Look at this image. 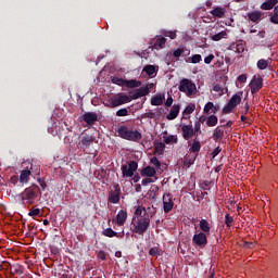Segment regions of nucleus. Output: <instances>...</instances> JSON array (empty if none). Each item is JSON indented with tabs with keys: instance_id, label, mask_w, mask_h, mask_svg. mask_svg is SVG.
Returning a JSON list of instances; mask_svg holds the SVG:
<instances>
[{
	"instance_id": "nucleus-31",
	"label": "nucleus",
	"mask_w": 278,
	"mask_h": 278,
	"mask_svg": "<svg viewBox=\"0 0 278 278\" xmlns=\"http://www.w3.org/2000/svg\"><path fill=\"white\" fill-rule=\"evenodd\" d=\"M164 149H166V144L164 142L154 143V150L157 155H164Z\"/></svg>"
},
{
	"instance_id": "nucleus-22",
	"label": "nucleus",
	"mask_w": 278,
	"mask_h": 278,
	"mask_svg": "<svg viewBox=\"0 0 278 278\" xmlns=\"http://www.w3.org/2000/svg\"><path fill=\"white\" fill-rule=\"evenodd\" d=\"M31 176V170L29 169H23L20 175V181L21 184H27L29 181V177Z\"/></svg>"
},
{
	"instance_id": "nucleus-3",
	"label": "nucleus",
	"mask_w": 278,
	"mask_h": 278,
	"mask_svg": "<svg viewBox=\"0 0 278 278\" xmlns=\"http://www.w3.org/2000/svg\"><path fill=\"white\" fill-rule=\"evenodd\" d=\"M178 90L184 92L187 97H192L197 92V85L188 78H182L178 86Z\"/></svg>"
},
{
	"instance_id": "nucleus-57",
	"label": "nucleus",
	"mask_w": 278,
	"mask_h": 278,
	"mask_svg": "<svg viewBox=\"0 0 278 278\" xmlns=\"http://www.w3.org/2000/svg\"><path fill=\"white\" fill-rule=\"evenodd\" d=\"M193 131H194V135H197L198 131H201V122L197 121V122L194 123V129H193Z\"/></svg>"
},
{
	"instance_id": "nucleus-5",
	"label": "nucleus",
	"mask_w": 278,
	"mask_h": 278,
	"mask_svg": "<svg viewBox=\"0 0 278 278\" xmlns=\"http://www.w3.org/2000/svg\"><path fill=\"white\" fill-rule=\"evenodd\" d=\"M121 169H122V177L124 179H127V177H134V174L136 173V170H138V162L130 161L128 165L127 164L122 165Z\"/></svg>"
},
{
	"instance_id": "nucleus-32",
	"label": "nucleus",
	"mask_w": 278,
	"mask_h": 278,
	"mask_svg": "<svg viewBox=\"0 0 278 278\" xmlns=\"http://www.w3.org/2000/svg\"><path fill=\"white\" fill-rule=\"evenodd\" d=\"M206 125L207 127H216V125H218V117L216 115H210L206 118Z\"/></svg>"
},
{
	"instance_id": "nucleus-25",
	"label": "nucleus",
	"mask_w": 278,
	"mask_h": 278,
	"mask_svg": "<svg viewBox=\"0 0 278 278\" xmlns=\"http://www.w3.org/2000/svg\"><path fill=\"white\" fill-rule=\"evenodd\" d=\"M163 142L165 144H177L179 140L177 139L176 135H168V136H163Z\"/></svg>"
},
{
	"instance_id": "nucleus-23",
	"label": "nucleus",
	"mask_w": 278,
	"mask_h": 278,
	"mask_svg": "<svg viewBox=\"0 0 278 278\" xmlns=\"http://www.w3.org/2000/svg\"><path fill=\"white\" fill-rule=\"evenodd\" d=\"M277 3L278 0H267L261 4V10H273Z\"/></svg>"
},
{
	"instance_id": "nucleus-50",
	"label": "nucleus",
	"mask_w": 278,
	"mask_h": 278,
	"mask_svg": "<svg viewBox=\"0 0 278 278\" xmlns=\"http://www.w3.org/2000/svg\"><path fill=\"white\" fill-rule=\"evenodd\" d=\"M150 162L153 164V166H155V168H160V166H162V163H160V160H157L156 156L152 157Z\"/></svg>"
},
{
	"instance_id": "nucleus-38",
	"label": "nucleus",
	"mask_w": 278,
	"mask_h": 278,
	"mask_svg": "<svg viewBox=\"0 0 278 278\" xmlns=\"http://www.w3.org/2000/svg\"><path fill=\"white\" fill-rule=\"evenodd\" d=\"M149 255H151L152 257H160V255H162V250H160V248L157 247L151 248L149 250Z\"/></svg>"
},
{
	"instance_id": "nucleus-54",
	"label": "nucleus",
	"mask_w": 278,
	"mask_h": 278,
	"mask_svg": "<svg viewBox=\"0 0 278 278\" xmlns=\"http://www.w3.org/2000/svg\"><path fill=\"white\" fill-rule=\"evenodd\" d=\"M28 216H40V208L30 210Z\"/></svg>"
},
{
	"instance_id": "nucleus-7",
	"label": "nucleus",
	"mask_w": 278,
	"mask_h": 278,
	"mask_svg": "<svg viewBox=\"0 0 278 278\" xmlns=\"http://www.w3.org/2000/svg\"><path fill=\"white\" fill-rule=\"evenodd\" d=\"M250 89L252 94H257L262 88H264V78L262 76H253L250 81Z\"/></svg>"
},
{
	"instance_id": "nucleus-33",
	"label": "nucleus",
	"mask_w": 278,
	"mask_h": 278,
	"mask_svg": "<svg viewBox=\"0 0 278 278\" xmlns=\"http://www.w3.org/2000/svg\"><path fill=\"white\" fill-rule=\"evenodd\" d=\"M225 136V130L220 129V127H216L213 132V140H222V138Z\"/></svg>"
},
{
	"instance_id": "nucleus-35",
	"label": "nucleus",
	"mask_w": 278,
	"mask_h": 278,
	"mask_svg": "<svg viewBox=\"0 0 278 278\" xmlns=\"http://www.w3.org/2000/svg\"><path fill=\"white\" fill-rule=\"evenodd\" d=\"M231 48L236 53H244V43L242 42L232 43Z\"/></svg>"
},
{
	"instance_id": "nucleus-11",
	"label": "nucleus",
	"mask_w": 278,
	"mask_h": 278,
	"mask_svg": "<svg viewBox=\"0 0 278 278\" xmlns=\"http://www.w3.org/2000/svg\"><path fill=\"white\" fill-rule=\"evenodd\" d=\"M83 121L88 127H92V125L99 121V115L96 112H86L83 115Z\"/></svg>"
},
{
	"instance_id": "nucleus-41",
	"label": "nucleus",
	"mask_w": 278,
	"mask_h": 278,
	"mask_svg": "<svg viewBox=\"0 0 278 278\" xmlns=\"http://www.w3.org/2000/svg\"><path fill=\"white\" fill-rule=\"evenodd\" d=\"M142 212H147V208L142 205H139L136 210H135V218H140L142 217Z\"/></svg>"
},
{
	"instance_id": "nucleus-2",
	"label": "nucleus",
	"mask_w": 278,
	"mask_h": 278,
	"mask_svg": "<svg viewBox=\"0 0 278 278\" xmlns=\"http://www.w3.org/2000/svg\"><path fill=\"white\" fill-rule=\"evenodd\" d=\"M117 134L119 138H123V140H129L130 142H139V140H142V134L140 131L129 129L125 125L118 126Z\"/></svg>"
},
{
	"instance_id": "nucleus-34",
	"label": "nucleus",
	"mask_w": 278,
	"mask_h": 278,
	"mask_svg": "<svg viewBox=\"0 0 278 278\" xmlns=\"http://www.w3.org/2000/svg\"><path fill=\"white\" fill-rule=\"evenodd\" d=\"M223 38H227V30H222L211 37L214 42H218L219 40H223Z\"/></svg>"
},
{
	"instance_id": "nucleus-8",
	"label": "nucleus",
	"mask_w": 278,
	"mask_h": 278,
	"mask_svg": "<svg viewBox=\"0 0 278 278\" xmlns=\"http://www.w3.org/2000/svg\"><path fill=\"white\" fill-rule=\"evenodd\" d=\"M131 98L124 93H118L116 98H111L110 108H118V105H125V103H130Z\"/></svg>"
},
{
	"instance_id": "nucleus-21",
	"label": "nucleus",
	"mask_w": 278,
	"mask_h": 278,
	"mask_svg": "<svg viewBox=\"0 0 278 278\" xmlns=\"http://www.w3.org/2000/svg\"><path fill=\"white\" fill-rule=\"evenodd\" d=\"M188 146L190 147L189 151L191 153H199L201 151V142L198 140L188 141Z\"/></svg>"
},
{
	"instance_id": "nucleus-19",
	"label": "nucleus",
	"mask_w": 278,
	"mask_h": 278,
	"mask_svg": "<svg viewBox=\"0 0 278 278\" xmlns=\"http://www.w3.org/2000/svg\"><path fill=\"white\" fill-rule=\"evenodd\" d=\"M165 46H166V38H164L163 36H159L155 38L153 43L154 49L160 51V49H164Z\"/></svg>"
},
{
	"instance_id": "nucleus-40",
	"label": "nucleus",
	"mask_w": 278,
	"mask_h": 278,
	"mask_svg": "<svg viewBox=\"0 0 278 278\" xmlns=\"http://www.w3.org/2000/svg\"><path fill=\"white\" fill-rule=\"evenodd\" d=\"M194 110H197V105H194V104H189V105H187V106L185 108L182 114H184L185 116H188L189 114H192V112H194Z\"/></svg>"
},
{
	"instance_id": "nucleus-43",
	"label": "nucleus",
	"mask_w": 278,
	"mask_h": 278,
	"mask_svg": "<svg viewBox=\"0 0 278 278\" xmlns=\"http://www.w3.org/2000/svg\"><path fill=\"white\" fill-rule=\"evenodd\" d=\"M112 84H115L116 86H125V79L121 78V77H116L114 76L112 79H111Z\"/></svg>"
},
{
	"instance_id": "nucleus-56",
	"label": "nucleus",
	"mask_w": 278,
	"mask_h": 278,
	"mask_svg": "<svg viewBox=\"0 0 278 278\" xmlns=\"http://www.w3.org/2000/svg\"><path fill=\"white\" fill-rule=\"evenodd\" d=\"M164 36L170 38L172 40H175V38H177V34H175V31H167L164 34Z\"/></svg>"
},
{
	"instance_id": "nucleus-53",
	"label": "nucleus",
	"mask_w": 278,
	"mask_h": 278,
	"mask_svg": "<svg viewBox=\"0 0 278 278\" xmlns=\"http://www.w3.org/2000/svg\"><path fill=\"white\" fill-rule=\"evenodd\" d=\"M237 80L239 81V84H247V74L239 75Z\"/></svg>"
},
{
	"instance_id": "nucleus-12",
	"label": "nucleus",
	"mask_w": 278,
	"mask_h": 278,
	"mask_svg": "<svg viewBox=\"0 0 278 278\" xmlns=\"http://www.w3.org/2000/svg\"><path fill=\"white\" fill-rule=\"evenodd\" d=\"M109 203H121V186H114V190L109 194Z\"/></svg>"
},
{
	"instance_id": "nucleus-47",
	"label": "nucleus",
	"mask_w": 278,
	"mask_h": 278,
	"mask_svg": "<svg viewBox=\"0 0 278 278\" xmlns=\"http://www.w3.org/2000/svg\"><path fill=\"white\" fill-rule=\"evenodd\" d=\"M116 116H129V111L127 109H119L116 112Z\"/></svg>"
},
{
	"instance_id": "nucleus-45",
	"label": "nucleus",
	"mask_w": 278,
	"mask_h": 278,
	"mask_svg": "<svg viewBox=\"0 0 278 278\" xmlns=\"http://www.w3.org/2000/svg\"><path fill=\"white\" fill-rule=\"evenodd\" d=\"M233 224V217H231L229 214L225 215V225L226 227H231Z\"/></svg>"
},
{
	"instance_id": "nucleus-18",
	"label": "nucleus",
	"mask_w": 278,
	"mask_h": 278,
	"mask_svg": "<svg viewBox=\"0 0 278 278\" xmlns=\"http://www.w3.org/2000/svg\"><path fill=\"white\" fill-rule=\"evenodd\" d=\"M157 172L155 170L154 167L151 166H146L144 168L141 169V177H155Z\"/></svg>"
},
{
	"instance_id": "nucleus-1",
	"label": "nucleus",
	"mask_w": 278,
	"mask_h": 278,
	"mask_svg": "<svg viewBox=\"0 0 278 278\" xmlns=\"http://www.w3.org/2000/svg\"><path fill=\"white\" fill-rule=\"evenodd\" d=\"M132 233H137L138 236H143L147 233L149 228L151 227V215L149 213L144 212L142 217H132Z\"/></svg>"
},
{
	"instance_id": "nucleus-62",
	"label": "nucleus",
	"mask_w": 278,
	"mask_h": 278,
	"mask_svg": "<svg viewBox=\"0 0 278 278\" xmlns=\"http://www.w3.org/2000/svg\"><path fill=\"white\" fill-rule=\"evenodd\" d=\"M165 105L166 108H170L173 105V97L167 98V100L165 101Z\"/></svg>"
},
{
	"instance_id": "nucleus-15",
	"label": "nucleus",
	"mask_w": 278,
	"mask_h": 278,
	"mask_svg": "<svg viewBox=\"0 0 278 278\" xmlns=\"http://www.w3.org/2000/svg\"><path fill=\"white\" fill-rule=\"evenodd\" d=\"M96 138L92 135L85 134L79 141V144L84 147V149H89V147L94 142Z\"/></svg>"
},
{
	"instance_id": "nucleus-36",
	"label": "nucleus",
	"mask_w": 278,
	"mask_h": 278,
	"mask_svg": "<svg viewBox=\"0 0 278 278\" xmlns=\"http://www.w3.org/2000/svg\"><path fill=\"white\" fill-rule=\"evenodd\" d=\"M264 38H266V30H261L257 33L256 37H255V40H256V43L258 45H265V42L263 41ZM262 40V41H261Z\"/></svg>"
},
{
	"instance_id": "nucleus-46",
	"label": "nucleus",
	"mask_w": 278,
	"mask_h": 278,
	"mask_svg": "<svg viewBox=\"0 0 278 278\" xmlns=\"http://www.w3.org/2000/svg\"><path fill=\"white\" fill-rule=\"evenodd\" d=\"M201 60H203L201 54H194V55L191 56V63L192 64H199V62H201Z\"/></svg>"
},
{
	"instance_id": "nucleus-55",
	"label": "nucleus",
	"mask_w": 278,
	"mask_h": 278,
	"mask_svg": "<svg viewBox=\"0 0 278 278\" xmlns=\"http://www.w3.org/2000/svg\"><path fill=\"white\" fill-rule=\"evenodd\" d=\"M220 151H223V148H220V147L215 148L213 150V152L211 153L212 157L213 159L216 157L220 153Z\"/></svg>"
},
{
	"instance_id": "nucleus-52",
	"label": "nucleus",
	"mask_w": 278,
	"mask_h": 278,
	"mask_svg": "<svg viewBox=\"0 0 278 278\" xmlns=\"http://www.w3.org/2000/svg\"><path fill=\"white\" fill-rule=\"evenodd\" d=\"M270 23H273L274 25H278V14H271L269 17Z\"/></svg>"
},
{
	"instance_id": "nucleus-37",
	"label": "nucleus",
	"mask_w": 278,
	"mask_h": 278,
	"mask_svg": "<svg viewBox=\"0 0 278 278\" xmlns=\"http://www.w3.org/2000/svg\"><path fill=\"white\" fill-rule=\"evenodd\" d=\"M106 238H116L118 232L114 231L112 228H106L102 232Z\"/></svg>"
},
{
	"instance_id": "nucleus-27",
	"label": "nucleus",
	"mask_w": 278,
	"mask_h": 278,
	"mask_svg": "<svg viewBox=\"0 0 278 278\" xmlns=\"http://www.w3.org/2000/svg\"><path fill=\"white\" fill-rule=\"evenodd\" d=\"M164 94H156L154 97L151 98V105H163L164 103Z\"/></svg>"
},
{
	"instance_id": "nucleus-29",
	"label": "nucleus",
	"mask_w": 278,
	"mask_h": 278,
	"mask_svg": "<svg viewBox=\"0 0 278 278\" xmlns=\"http://www.w3.org/2000/svg\"><path fill=\"white\" fill-rule=\"evenodd\" d=\"M143 73H146L149 77H153L157 75V71L155 70V65H146L143 67Z\"/></svg>"
},
{
	"instance_id": "nucleus-64",
	"label": "nucleus",
	"mask_w": 278,
	"mask_h": 278,
	"mask_svg": "<svg viewBox=\"0 0 278 278\" xmlns=\"http://www.w3.org/2000/svg\"><path fill=\"white\" fill-rule=\"evenodd\" d=\"M218 110H220V105L213 104V110L211 111V114H216V112H218Z\"/></svg>"
},
{
	"instance_id": "nucleus-14",
	"label": "nucleus",
	"mask_w": 278,
	"mask_h": 278,
	"mask_svg": "<svg viewBox=\"0 0 278 278\" xmlns=\"http://www.w3.org/2000/svg\"><path fill=\"white\" fill-rule=\"evenodd\" d=\"M181 131H182V138L185 140H190V138H192V136H195L194 128H192V125H184L181 127Z\"/></svg>"
},
{
	"instance_id": "nucleus-24",
	"label": "nucleus",
	"mask_w": 278,
	"mask_h": 278,
	"mask_svg": "<svg viewBox=\"0 0 278 278\" xmlns=\"http://www.w3.org/2000/svg\"><path fill=\"white\" fill-rule=\"evenodd\" d=\"M248 18L252 23H257V21H260L262 18V12L261 11L250 12V13H248Z\"/></svg>"
},
{
	"instance_id": "nucleus-61",
	"label": "nucleus",
	"mask_w": 278,
	"mask_h": 278,
	"mask_svg": "<svg viewBox=\"0 0 278 278\" xmlns=\"http://www.w3.org/2000/svg\"><path fill=\"white\" fill-rule=\"evenodd\" d=\"M249 110H251V108L249 106V102H247L244 105V110L241 112V114H243V115L249 114Z\"/></svg>"
},
{
	"instance_id": "nucleus-59",
	"label": "nucleus",
	"mask_w": 278,
	"mask_h": 278,
	"mask_svg": "<svg viewBox=\"0 0 278 278\" xmlns=\"http://www.w3.org/2000/svg\"><path fill=\"white\" fill-rule=\"evenodd\" d=\"M214 60V54H210L204 59V62L206 64H212V61Z\"/></svg>"
},
{
	"instance_id": "nucleus-26",
	"label": "nucleus",
	"mask_w": 278,
	"mask_h": 278,
	"mask_svg": "<svg viewBox=\"0 0 278 278\" xmlns=\"http://www.w3.org/2000/svg\"><path fill=\"white\" fill-rule=\"evenodd\" d=\"M268 64H270V59H261L256 63V68H258V71H266V68H268Z\"/></svg>"
},
{
	"instance_id": "nucleus-51",
	"label": "nucleus",
	"mask_w": 278,
	"mask_h": 278,
	"mask_svg": "<svg viewBox=\"0 0 278 278\" xmlns=\"http://www.w3.org/2000/svg\"><path fill=\"white\" fill-rule=\"evenodd\" d=\"M173 55H174V58H176V59L181 58V55H184V49L178 48L177 50H175V51L173 52Z\"/></svg>"
},
{
	"instance_id": "nucleus-60",
	"label": "nucleus",
	"mask_w": 278,
	"mask_h": 278,
	"mask_svg": "<svg viewBox=\"0 0 278 278\" xmlns=\"http://www.w3.org/2000/svg\"><path fill=\"white\" fill-rule=\"evenodd\" d=\"M18 179H21V178H18V176H12L10 181H11V184H13V186H16V184H18Z\"/></svg>"
},
{
	"instance_id": "nucleus-17",
	"label": "nucleus",
	"mask_w": 278,
	"mask_h": 278,
	"mask_svg": "<svg viewBox=\"0 0 278 278\" xmlns=\"http://www.w3.org/2000/svg\"><path fill=\"white\" fill-rule=\"evenodd\" d=\"M180 109H181V106H179V104H174L170 112L166 116L167 121H175V118H177V116H179Z\"/></svg>"
},
{
	"instance_id": "nucleus-48",
	"label": "nucleus",
	"mask_w": 278,
	"mask_h": 278,
	"mask_svg": "<svg viewBox=\"0 0 278 278\" xmlns=\"http://www.w3.org/2000/svg\"><path fill=\"white\" fill-rule=\"evenodd\" d=\"M97 255H98V258L102 260L103 262H105V260H108V253H105V251H103V250H100Z\"/></svg>"
},
{
	"instance_id": "nucleus-16",
	"label": "nucleus",
	"mask_w": 278,
	"mask_h": 278,
	"mask_svg": "<svg viewBox=\"0 0 278 278\" xmlns=\"http://www.w3.org/2000/svg\"><path fill=\"white\" fill-rule=\"evenodd\" d=\"M127 223V211L121 210L116 215V224L118 227H123Z\"/></svg>"
},
{
	"instance_id": "nucleus-63",
	"label": "nucleus",
	"mask_w": 278,
	"mask_h": 278,
	"mask_svg": "<svg viewBox=\"0 0 278 278\" xmlns=\"http://www.w3.org/2000/svg\"><path fill=\"white\" fill-rule=\"evenodd\" d=\"M132 181H134L135 184H138V181H140V174L134 175V176H132Z\"/></svg>"
},
{
	"instance_id": "nucleus-28",
	"label": "nucleus",
	"mask_w": 278,
	"mask_h": 278,
	"mask_svg": "<svg viewBox=\"0 0 278 278\" xmlns=\"http://www.w3.org/2000/svg\"><path fill=\"white\" fill-rule=\"evenodd\" d=\"M200 229L202 231V233H210L211 231V227H210V222H207L206 219H201L200 220Z\"/></svg>"
},
{
	"instance_id": "nucleus-49",
	"label": "nucleus",
	"mask_w": 278,
	"mask_h": 278,
	"mask_svg": "<svg viewBox=\"0 0 278 278\" xmlns=\"http://www.w3.org/2000/svg\"><path fill=\"white\" fill-rule=\"evenodd\" d=\"M149 184H155V179L148 177L141 181V186H149Z\"/></svg>"
},
{
	"instance_id": "nucleus-20",
	"label": "nucleus",
	"mask_w": 278,
	"mask_h": 278,
	"mask_svg": "<svg viewBox=\"0 0 278 278\" xmlns=\"http://www.w3.org/2000/svg\"><path fill=\"white\" fill-rule=\"evenodd\" d=\"M225 12H226L225 8L216 7L210 12V14H212L214 18H223V16H225Z\"/></svg>"
},
{
	"instance_id": "nucleus-13",
	"label": "nucleus",
	"mask_w": 278,
	"mask_h": 278,
	"mask_svg": "<svg viewBox=\"0 0 278 278\" xmlns=\"http://www.w3.org/2000/svg\"><path fill=\"white\" fill-rule=\"evenodd\" d=\"M147 94H149V88L140 87L136 89L134 94L129 96V98H130V101H134L136 99L147 97Z\"/></svg>"
},
{
	"instance_id": "nucleus-9",
	"label": "nucleus",
	"mask_w": 278,
	"mask_h": 278,
	"mask_svg": "<svg viewBox=\"0 0 278 278\" xmlns=\"http://www.w3.org/2000/svg\"><path fill=\"white\" fill-rule=\"evenodd\" d=\"M192 242L197 244V247H200V249H203L207 245V235L204 232L195 233L192 238Z\"/></svg>"
},
{
	"instance_id": "nucleus-10",
	"label": "nucleus",
	"mask_w": 278,
	"mask_h": 278,
	"mask_svg": "<svg viewBox=\"0 0 278 278\" xmlns=\"http://www.w3.org/2000/svg\"><path fill=\"white\" fill-rule=\"evenodd\" d=\"M175 206V202H173V194L167 193L163 195V210L165 214H168Z\"/></svg>"
},
{
	"instance_id": "nucleus-42",
	"label": "nucleus",
	"mask_w": 278,
	"mask_h": 278,
	"mask_svg": "<svg viewBox=\"0 0 278 278\" xmlns=\"http://www.w3.org/2000/svg\"><path fill=\"white\" fill-rule=\"evenodd\" d=\"M213 91L218 92V94H220V97H223V94H225V88H223V85H220V84H215L213 86Z\"/></svg>"
},
{
	"instance_id": "nucleus-4",
	"label": "nucleus",
	"mask_w": 278,
	"mask_h": 278,
	"mask_svg": "<svg viewBox=\"0 0 278 278\" xmlns=\"http://www.w3.org/2000/svg\"><path fill=\"white\" fill-rule=\"evenodd\" d=\"M240 103H242V96L239 93L233 94L228 103L224 106L223 114H231V112H233V110H236Z\"/></svg>"
},
{
	"instance_id": "nucleus-58",
	"label": "nucleus",
	"mask_w": 278,
	"mask_h": 278,
	"mask_svg": "<svg viewBox=\"0 0 278 278\" xmlns=\"http://www.w3.org/2000/svg\"><path fill=\"white\" fill-rule=\"evenodd\" d=\"M143 118H155V113L153 111L143 114Z\"/></svg>"
},
{
	"instance_id": "nucleus-44",
	"label": "nucleus",
	"mask_w": 278,
	"mask_h": 278,
	"mask_svg": "<svg viewBox=\"0 0 278 278\" xmlns=\"http://www.w3.org/2000/svg\"><path fill=\"white\" fill-rule=\"evenodd\" d=\"M213 108H214V102H207L204 105V114H212Z\"/></svg>"
},
{
	"instance_id": "nucleus-39",
	"label": "nucleus",
	"mask_w": 278,
	"mask_h": 278,
	"mask_svg": "<svg viewBox=\"0 0 278 278\" xmlns=\"http://www.w3.org/2000/svg\"><path fill=\"white\" fill-rule=\"evenodd\" d=\"M197 157L189 155L185 159L184 164L185 166H187V168H190V166H192L195 162Z\"/></svg>"
},
{
	"instance_id": "nucleus-6",
	"label": "nucleus",
	"mask_w": 278,
	"mask_h": 278,
	"mask_svg": "<svg viewBox=\"0 0 278 278\" xmlns=\"http://www.w3.org/2000/svg\"><path fill=\"white\" fill-rule=\"evenodd\" d=\"M38 192H40V187L38 186L26 188L22 193V200L25 201L26 199L31 204L36 200V197H38Z\"/></svg>"
},
{
	"instance_id": "nucleus-30",
	"label": "nucleus",
	"mask_w": 278,
	"mask_h": 278,
	"mask_svg": "<svg viewBox=\"0 0 278 278\" xmlns=\"http://www.w3.org/2000/svg\"><path fill=\"white\" fill-rule=\"evenodd\" d=\"M124 86H126V88H140V86H142V81L136 79L125 80Z\"/></svg>"
}]
</instances>
